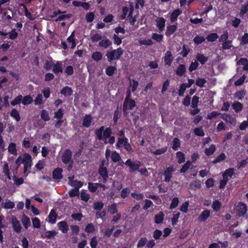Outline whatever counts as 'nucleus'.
<instances>
[{"mask_svg": "<svg viewBox=\"0 0 248 248\" xmlns=\"http://www.w3.org/2000/svg\"><path fill=\"white\" fill-rule=\"evenodd\" d=\"M112 133V129L110 127L105 129L104 126L95 129L94 132L96 139L99 141H104L105 143H107V138L111 136Z\"/></svg>", "mask_w": 248, "mask_h": 248, "instance_id": "f257e3e1", "label": "nucleus"}, {"mask_svg": "<svg viewBox=\"0 0 248 248\" xmlns=\"http://www.w3.org/2000/svg\"><path fill=\"white\" fill-rule=\"evenodd\" d=\"M124 50L122 47H119L110 51H108L106 56L108 62H110L114 60H119L123 55Z\"/></svg>", "mask_w": 248, "mask_h": 248, "instance_id": "f03ea898", "label": "nucleus"}, {"mask_svg": "<svg viewBox=\"0 0 248 248\" xmlns=\"http://www.w3.org/2000/svg\"><path fill=\"white\" fill-rule=\"evenodd\" d=\"M16 164L19 166L21 164H24V172L26 173L28 169L32 165L31 156H20L16 161Z\"/></svg>", "mask_w": 248, "mask_h": 248, "instance_id": "7ed1b4c3", "label": "nucleus"}, {"mask_svg": "<svg viewBox=\"0 0 248 248\" xmlns=\"http://www.w3.org/2000/svg\"><path fill=\"white\" fill-rule=\"evenodd\" d=\"M116 146L117 148L124 147L129 153L133 151L131 144L128 142V139L126 137L119 138Z\"/></svg>", "mask_w": 248, "mask_h": 248, "instance_id": "20e7f679", "label": "nucleus"}, {"mask_svg": "<svg viewBox=\"0 0 248 248\" xmlns=\"http://www.w3.org/2000/svg\"><path fill=\"white\" fill-rule=\"evenodd\" d=\"M234 210L238 217H243L247 213L248 207L246 203L239 202L235 205Z\"/></svg>", "mask_w": 248, "mask_h": 248, "instance_id": "39448f33", "label": "nucleus"}, {"mask_svg": "<svg viewBox=\"0 0 248 248\" xmlns=\"http://www.w3.org/2000/svg\"><path fill=\"white\" fill-rule=\"evenodd\" d=\"M136 106V102L133 99H129L125 104H123V111L124 113L127 110H133Z\"/></svg>", "mask_w": 248, "mask_h": 248, "instance_id": "423d86ee", "label": "nucleus"}, {"mask_svg": "<svg viewBox=\"0 0 248 248\" xmlns=\"http://www.w3.org/2000/svg\"><path fill=\"white\" fill-rule=\"evenodd\" d=\"M98 187H101V189L102 190H104L106 188H108L105 185H102V184H100L99 183H94V184H92L91 183H88V188H89L90 191L92 192H95Z\"/></svg>", "mask_w": 248, "mask_h": 248, "instance_id": "0eeeda50", "label": "nucleus"}, {"mask_svg": "<svg viewBox=\"0 0 248 248\" xmlns=\"http://www.w3.org/2000/svg\"><path fill=\"white\" fill-rule=\"evenodd\" d=\"M125 164L130 168V171L138 170L140 166V163L139 161H132L130 160H127L125 162Z\"/></svg>", "mask_w": 248, "mask_h": 248, "instance_id": "6e6552de", "label": "nucleus"}, {"mask_svg": "<svg viewBox=\"0 0 248 248\" xmlns=\"http://www.w3.org/2000/svg\"><path fill=\"white\" fill-rule=\"evenodd\" d=\"M112 45V42L106 36L102 37V39L99 42V46L104 48H107Z\"/></svg>", "mask_w": 248, "mask_h": 248, "instance_id": "1a4fd4ad", "label": "nucleus"}, {"mask_svg": "<svg viewBox=\"0 0 248 248\" xmlns=\"http://www.w3.org/2000/svg\"><path fill=\"white\" fill-rule=\"evenodd\" d=\"M52 71L56 75H57L60 73H62L63 69L62 62L57 61L56 63H54Z\"/></svg>", "mask_w": 248, "mask_h": 248, "instance_id": "9d476101", "label": "nucleus"}, {"mask_svg": "<svg viewBox=\"0 0 248 248\" xmlns=\"http://www.w3.org/2000/svg\"><path fill=\"white\" fill-rule=\"evenodd\" d=\"M12 224L14 231L17 233H19L21 230L20 223L16 217L13 216L12 217Z\"/></svg>", "mask_w": 248, "mask_h": 248, "instance_id": "9b49d317", "label": "nucleus"}, {"mask_svg": "<svg viewBox=\"0 0 248 248\" xmlns=\"http://www.w3.org/2000/svg\"><path fill=\"white\" fill-rule=\"evenodd\" d=\"M69 182L68 184L76 188H79L82 186V183L81 181L77 180H74V178L72 177H69Z\"/></svg>", "mask_w": 248, "mask_h": 248, "instance_id": "f8f14e48", "label": "nucleus"}, {"mask_svg": "<svg viewBox=\"0 0 248 248\" xmlns=\"http://www.w3.org/2000/svg\"><path fill=\"white\" fill-rule=\"evenodd\" d=\"M210 215V212L207 209L203 210L198 217V220L200 221L204 222L209 217Z\"/></svg>", "mask_w": 248, "mask_h": 248, "instance_id": "ddd939ff", "label": "nucleus"}, {"mask_svg": "<svg viewBox=\"0 0 248 248\" xmlns=\"http://www.w3.org/2000/svg\"><path fill=\"white\" fill-rule=\"evenodd\" d=\"M92 120V118L91 115H86L83 119L82 126L86 128L89 127L91 126Z\"/></svg>", "mask_w": 248, "mask_h": 248, "instance_id": "4468645a", "label": "nucleus"}, {"mask_svg": "<svg viewBox=\"0 0 248 248\" xmlns=\"http://www.w3.org/2000/svg\"><path fill=\"white\" fill-rule=\"evenodd\" d=\"M57 226L59 230H61L62 233H66L67 232L68 230V226L65 221H62L59 222L57 224Z\"/></svg>", "mask_w": 248, "mask_h": 248, "instance_id": "2eb2a0df", "label": "nucleus"}, {"mask_svg": "<svg viewBox=\"0 0 248 248\" xmlns=\"http://www.w3.org/2000/svg\"><path fill=\"white\" fill-rule=\"evenodd\" d=\"M15 203L9 200H5L1 203V206L4 209H13L15 207Z\"/></svg>", "mask_w": 248, "mask_h": 248, "instance_id": "dca6fc26", "label": "nucleus"}, {"mask_svg": "<svg viewBox=\"0 0 248 248\" xmlns=\"http://www.w3.org/2000/svg\"><path fill=\"white\" fill-rule=\"evenodd\" d=\"M73 92L72 88L69 86L64 87L60 91V93L65 96H70L72 95Z\"/></svg>", "mask_w": 248, "mask_h": 248, "instance_id": "f3484780", "label": "nucleus"}, {"mask_svg": "<svg viewBox=\"0 0 248 248\" xmlns=\"http://www.w3.org/2000/svg\"><path fill=\"white\" fill-rule=\"evenodd\" d=\"M196 60L199 62L202 65L204 64L208 61V58L204 56L203 54L198 53L196 55Z\"/></svg>", "mask_w": 248, "mask_h": 248, "instance_id": "a211bd4d", "label": "nucleus"}, {"mask_svg": "<svg viewBox=\"0 0 248 248\" xmlns=\"http://www.w3.org/2000/svg\"><path fill=\"white\" fill-rule=\"evenodd\" d=\"M62 159L64 164L68 165V170H70L72 169L73 163L70 156H62Z\"/></svg>", "mask_w": 248, "mask_h": 248, "instance_id": "6ab92c4d", "label": "nucleus"}, {"mask_svg": "<svg viewBox=\"0 0 248 248\" xmlns=\"http://www.w3.org/2000/svg\"><path fill=\"white\" fill-rule=\"evenodd\" d=\"M10 116L16 122L20 121L21 117L18 111L16 108H13L10 113Z\"/></svg>", "mask_w": 248, "mask_h": 248, "instance_id": "aec40b11", "label": "nucleus"}, {"mask_svg": "<svg viewBox=\"0 0 248 248\" xmlns=\"http://www.w3.org/2000/svg\"><path fill=\"white\" fill-rule=\"evenodd\" d=\"M99 173L100 175L102 176L103 178V181L105 183L107 181L108 175V171L105 167H102L99 170Z\"/></svg>", "mask_w": 248, "mask_h": 248, "instance_id": "412c9836", "label": "nucleus"}, {"mask_svg": "<svg viewBox=\"0 0 248 248\" xmlns=\"http://www.w3.org/2000/svg\"><path fill=\"white\" fill-rule=\"evenodd\" d=\"M186 71V66L184 64H179L178 68L176 70V74L177 75L182 77L185 73Z\"/></svg>", "mask_w": 248, "mask_h": 248, "instance_id": "4be33fe9", "label": "nucleus"}, {"mask_svg": "<svg viewBox=\"0 0 248 248\" xmlns=\"http://www.w3.org/2000/svg\"><path fill=\"white\" fill-rule=\"evenodd\" d=\"M238 64L243 65V70L244 71L248 70V60L247 58H241L238 62Z\"/></svg>", "mask_w": 248, "mask_h": 248, "instance_id": "5701e85b", "label": "nucleus"}, {"mask_svg": "<svg viewBox=\"0 0 248 248\" xmlns=\"http://www.w3.org/2000/svg\"><path fill=\"white\" fill-rule=\"evenodd\" d=\"M57 215L54 210L52 209L51 210L48 215L49 222L51 223H55L56 221Z\"/></svg>", "mask_w": 248, "mask_h": 248, "instance_id": "b1692460", "label": "nucleus"}, {"mask_svg": "<svg viewBox=\"0 0 248 248\" xmlns=\"http://www.w3.org/2000/svg\"><path fill=\"white\" fill-rule=\"evenodd\" d=\"M182 13V10L177 9L171 12V23L177 20L178 16Z\"/></svg>", "mask_w": 248, "mask_h": 248, "instance_id": "393cba45", "label": "nucleus"}, {"mask_svg": "<svg viewBox=\"0 0 248 248\" xmlns=\"http://www.w3.org/2000/svg\"><path fill=\"white\" fill-rule=\"evenodd\" d=\"M62 169L61 168L56 169L53 172V178L55 179H61L62 176Z\"/></svg>", "mask_w": 248, "mask_h": 248, "instance_id": "a878e982", "label": "nucleus"}, {"mask_svg": "<svg viewBox=\"0 0 248 248\" xmlns=\"http://www.w3.org/2000/svg\"><path fill=\"white\" fill-rule=\"evenodd\" d=\"M164 217L163 212H160L155 216V222L156 224H160L162 222Z\"/></svg>", "mask_w": 248, "mask_h": 248, "instance_id": "bb28decb", "label": "nucleus"}, {"mask_svg": "<svg viewBox=\"0 0 248 248\" xmlns=\"http://www.w3.org/2000/svg\"><path fill=\"white\" fill-rule=\"evenodd\" d=\"M8 152L13 155H17L16 144L15 143L11 142L8 148Z\"/></svg>", "mask_w": 248, "mask_h": 248, "instance_id": "cd10ccee", "label": "nucleus"}, {"mask_svg": "<svg viewBox=\"0 0 248 248\" xmlns=\"http://www.w3.org/2000/svg\"><path fill=\"white\" fill-rule=\"evenodd\" d=\"M102 37L103 36L101 34L96 33L91 35L90 39L93 43H94L101 40V39L102 38Z\"/></svg>", "mask_w": 248, "mask_h": 248, "instance_id": "c85d7f7f", "label": "nucleus"}, {"mask_svg": "<svg viewBox=\"0 0 248 248\" xmlns=\"http://www.w3.org/2000/svg\"><path fill=\"white\" fill-rule=\"evenodd\" d=\"M102 54L99 51H95L93 52L92 55V59L96 62H98L102 60Z\"/></svg>", "mask_w": 248, "mask_h": 248, "instance_id": "c756f323", "label": "nucleus"}, {"mask_svg": "<svg viewBox=\"0 0 248 248\" xmlns=\"http://www.w3.org/2000/svg\"><path fill=\"white\" fill-rule=\"evenodd\" d=\"M165 20L163 18H160L156 21V25L160 31L164 29Z\"/></svg>", "mask_w": 248, "mask_h": 248, "instance_id": "7c9ffc66", "label": "nucleus"}, {"mask_svg": "<svg viewBox=\"0 0 248 248\" xmlns=\"http://www.w3.org/2000/svg\"><path fill=\"white\" fill-rule=\"evenodd\" d=\"M54 63V61L51 58L50 61H46L44 67L46 70H50L53 67Z\"/></svg>", "mask_w": 248, "mask_h": 248, "instance_id": "2f4dec72", "label": "nucleus"}, {"mask_svg": "<svg viewBox=\"0 0 248 248\" xmlns=\"http://www.w3.org/2000/svg\"><path fill=\"white\" fill-rule=\"evenodd\" d=\"M232 107L234 111L238 113L242 110L243 105L239 102H236L232 105Z\"/></svg>", "mask_w": 248, "mask_h": 248, "instance_id": "473e14b6", "label": "nucleus"}, {"mask_svg": "<svg viewBox=\"0 0 248 248\" xmlns=\"http://www.w3.org/2000/svg\"><path fill=\"white\" fill-rule=\"evenodd\" d=\"M221 207V203L218 200H216L213 202L212 207L215 211H218Z\"/></svg>", "mask_w": 248, "mask_h": 248, "instance_id": "72a5a7b5", "label": "nucleus"}, {"mask_svg": "<svg viewBox=\"0 0 248 248\" xmlns=\"http://www.w3.org/2000/svg\"><path fill=\"white\" fill-rule=\"evenodd\" d=\"M116 70L117 68L115 66H109L106 69V74L108 76H112Z\"/></svg>", "mask_w": 248, "mask_h": 248, "instance_id": "f704fd0d", "label": "nucleus"}, {"mask_svg": "<svg viewBox=\"0 0 248 248\" xmlns=\"http://www.w3.org/2000/svg\"><path fill=\"white\" fill-rule=\"evenodd\" d=\"M41 118L45 122L48 121L50 120L48 112L45 109H43L41 112Z\"/></svg>", "mask_w": 248, "mask_h": 248, "instance_id": "c9c22d12", "label": "nucleus"}, {"mask_svg": "<svg viewBox=\"0 0 248 248\" xmlns=\"http://www.w3.org/2000/svg\"><path fill=\"white\" fill-rule=\"evenodd\" d=\"M190 50L189 46L187 45L184 44L183 46L181 54L183 57H186L190 52Z\"/></svg>", "mask_w": 248, "mask_h": 248, "instance_id": "e433bc0d", "label": "nucleus"}, {"mask_svg": "<svg viewBox=\"0 0 248 248\" xmlns=\"http://www.w3.org/2000/svg\"><path fill=\"white\" fill-rule=\"evenodd\" d=\"M232 41L227 40L224 42L222 44V48L223 50H227L231 49L232 46Z\"/></svg>", "mask_w": 248, "mask_h": 248, "instance_id": "4c0bfd02", "label": "nucleus"}, {"mask_svg": "<svg viewBox=\"0 0 248 248\" xmlns=\"http://www.w3.org/2000/svg\"><path fill=\"white\" fill-rule=\"evenodd\" d=\"M64 110L62 108H60L58 110L54 113V118L57 119H62L63 116Z\"/></svg>", "mask_w": 248, "mask_h": 248, "instance_id": "58836bf2", "label": "nucleus"}, {"mask_svg": "<svg viewBox=\"0 0 248 248\" xmlns=\"http://www.w3.org/2000/svg\"><path fill=\"white\" fill-rule=\"evenodd\" d=\"M33 99L32 97L30 95L25 96L24 97H22V103L24 105H28L32 103Z\"/></svg>", "mask_w": 248, "mask_h": 248, "instance_id": "ea45409f", "label": "nucleus"}, {"mask_svg": "<svg viewBox=\"0 0 248 248\" xmlns=\"http://www.w3.org/2000/svg\"><path fill=\"white\" fill-rule=\"evenodd\" d=\"M205 40V39L203 36L199 35H196L193 39L194 43L197 45L202 44L204 42Z\"/></svg>", "mask_w": 248, "mask_h": 248, "instance_id": "a19ab883", "label": "nucleus"}, {"mask_svg": "<svg viewBox=\"0 0 248 248\" xmlns=\"http://www.w3.org/2000/svg\"><path fill=\"white\" fill-rule=\"evenodd\" d=\"M207 82L206 80L204 78H198L196 80V85L201 88L204 87V85Z\"/></svg>", "mask_w": 248, "mask_h": 248, "instance_id": "79ce46f5", "label": "nucleus"}, {"mask_svg": "<svg viewBox=\"0 0 248 248\" xmlns=\"http://www.w3.org/2000/svg\"><path fill=\"white\" fill-rule=\"evenodd\" d=\"M218 38V35L217 33H211L206 37L208 41L211 42L216 41Z\"/></svg>", "mask_w": 248, "mask_h": 248, "instance_id": "37998d69", "label": "nucleus"}, {"mask_svg": "<svg viewBox=\"0 0 248 248\" xmlns=\"http://www.w3.org/2000/svg\"><path fill=\"white\" fill-rule=\"evenodd\" d=\"M190 186L191 189L195 190L200 188L201 186V184L200 181L195 180L191 183Z\"/></svg>", "mask_w": 248, "mask_h": 248, "instance_id": "c03bdc74", "label": "nucleus"}, {"mask_svg": "<svg viewBox=\"0 0 248 248\" xmlns=\"http://www.w3.org/2000/svg\"><path fill=\"white\" fill-rule=\"evenodd\" d=\"M180 146V140L179 139L175 138L172 141V146L171 148L176 151Z\"/></svg>", "mask_w": 248, "mask_h": 248, "instance_id": "a18cd8bd", "label": "nucleus"}, {"mask_svg": "<svg viewBox=\"0 0 248 248\" xmlns=\"http://www.w3.org/2000/svg\"><path fill=\"white\" fill-rule=\"evenodd\" d=\"M194 134L199 137L204 136V132L202 127H196L194 129Z\"/></svg>", "mask_w": 248, "mask_h": 248, "instance_id": "49530a36", "label": "nucleus"}, {"mask_svg": "<svg viewBox=\"0 0 248 248\" xmlns=\"http://www.w3.org/2000/svg\"><path fill=\"white\" fill-rule=\"evenodd\" d=\"M191 165V162L189 161H187L182 167L180 170V173L186 172L189 168Z\"/></svg>", "mask_w": 248, "mask_h": 248, "instance_id": "de8ad7c7", "label": "nucleus"}, {"mask_svg": "<svg viewBox=\"0 0 248 248\" xmlns=\"http://www.w3.org/2000/svg\"><path fill=\"white\" fill-rule=\"evenodd\" d=\"M94 14L93 12H89L85 16V19L87 22L90 23L93 21L94 19Z\"/></svg>", "mask_w": 248, "mask_h": 248, "instance_id": "09e8293b", "label": "nucleus"}, {"mask_svg": "<svg viewBox=\"0 0 248 248\" xmlns=\"http://www.w3.org/2000/svg\"><path fill=\"white\" fill-rule=\"evenodd\" d=\"M216 150V146L214 144H212L208 148H206L205 150V154L206 155H211Z\"/></svg>", "mask_w": 248, "mask_h": 248, "instance_id": "8fccbe9b", "label": "nucleus"}, {"mask_svg": "<svg viewBox=\"0 0 248 248\" xmlns=\"http://www.w3.org/2000/svg\"><path fill=\"white\" fill-rule=\"evenodd\" d=\"M22 96L20 94L16 96L12 101L11 102V104L12 106H16L20 104L22 102Z\"/></svg>", "mask_w": 248, "mask_h": 248, "instance_id": "3c124183", "label": "nucleus"}, {"mask_svg": "<svg viewBox=\"0 0 248 248\" xmlns=\"http://www.w3.org/2000/svg\"><path fill=\"white\" fill-rule=\"evenodd\" d=\"M121 115V113L119 111L118 107H117V109L115 110L113 116V121L114 122V124H117L119 119L120 118Z\"/></svg>", "mask_w": 248, "mask_h": 248, "instance_id": "603ef678", "label": "nucleus"}, {"mask_svg": "<svg viewBox=\"0 0 248 248\" xmlns=\"http://www.w3.org/2000/svg\"><path fill=\"white\" fill-rule=\"evenodd\" d=\"M199 100V97L198 96L196 95L193 96L191 102V107L193 108H196L198 107Z\"/></svg>", "mask_w": 248, "mask_h": 248, "instance_id": "864d4df0", "label": "nucleus"}, {"mask_svg": "<svg viewBox=\"0 0 248 248\" xmlns=\"http://www.w3.org/2000/svg\"><path fill=\"white\" fill-rule=\"evenodd\" d=\"M32 226L35 228H39L41 226L40 219L36 217L32 218Z\"/></svg>", "mask_w": 248, "mask_h": 248, "instance_id": "5fc2aeb1", "label": "nucleus"}, {"mask_svg": "<svg viewBox=\"0 0 248 248\" xmlns=\"http://www.w3.org/2000/svg\"><path fill=\"white\" fill-rule=\"evenodd\" d=\"M34 104L40 105L43 103V95L42 94L38 93L34 99Z\"/></svg>", "mask_w": 248, "mask_h": 248, "instance_id": "6e6d98bb", "label": "nucleus"}, {"mask_svg": "<svg viewBox=\"0 0 248 248\" xmlns=\"http://www.w3.org/2000/svg\"><path fill=\"white\" fill-rule=\"evenodd\" d=\"M124 37L121 38L117 34H114L113 35V39L114 41V44L117 46L120 45L122 43V39Z\"/></svg>", "mask_w": 248, "mask_h": 248, "instance_id": "4d7b16f0", "label": "nucleus"}, {"mask_svg": "<svg viewBox=\"0 0 248 248\" xmlns=\"http://www.w3.org/2000/svg\"><path fill=\"white\" fill-rule=\"evenodd\" d=\"M240 44L242 46L248 44V33H245L242 36Z\"/></svg>", "mask_w": 248, "mask_h": 248, "instance_id": "13d9d810", "label": "nucleus"}, {"mask_svg": "<svg viewBox=\"0 0 248 248\" xmlns=\"http://www.w3.org/2000/svg\"><path fill=\"white\" fill-rule=\"evenodd\" d=\"M245 95V92L243 90L236 92L234 93V96L235 98L239 100H242Z\"/></svg>", "mask_w": 248, "mask_h": 248, "instance_id": "bf43d9fd", "label": "nucleus"}, {"mask_svg": "<svg viewBox=\"0 0 248 248\" xmlns=\"http://www.w3.org/2000/svg\"><path fill=\"white\" fill-rule=\"evenodd\" d=\"M9 38L11 40H15L18 36V33L15 29L12 30L11 31L8 32Z\"/></svg>", "mask_w": 248, "mask_h": 248, "instance_id": "052dcab7", "label": "nucleus"}, {"mask_svg": "<svg viewBox=\"0 0 248 248\" xmlns=\"http://www.w3.org/2000/svg\"><path fill=\"white\" fill-rule=\"evenodd\" d=\"M189 203L188 202H184L180 207V210L183 213H187Z\"/></svg>", "mask_w": 248, "mask_h": 248, "instance_id": "680f3d73", "label": "nucleus"}, {"mask_svg": "<svg viewBox=\"0 0 248 248\" xmlns=\"http://www.w3.org/2000/svg\"><path fill=\"white\" fill-rule=\"evenodd\" d=\"M147 242V240L145 237L141 238L137 244V248H140L144 247Z\"/></svg>", "mask_w": 248, "mask_h": 248, "instance_id": "e2e57ef3", "label": "nucleus"}, {"mask_svg": "<svg viewBox=\"0 0 248 248\" xmlns=\"http://www.w3.org/2000/svg\"><path fill=\"white\" fill-rule=\"evenodd\" d=\"M3 171L5 175L7 176L8 179H11V177L10 176V171L9 170V167L7 163H5L3 168Z\"/></svg>", "mask_w": 248, "mask_h": 248, "instance_id": "0e129e2a", "label": "nucleus"}, {"mask_svg": "<svg viewBox=\"0 0 248 248\" xmlns=\"http://www.w3.org/2000/svg\"><path fill=\"white\" fill-rule=\"evenodd\" d=\"M152 37L154 40L158 42H160L163 39V36L162 34L154 33L152 34Z\"/></svg>", "mask_w": 248, "mask_h": 248, "instance_id": "69168bd1", "label": "nucleus"}, {"mask_svg": "<svg viewBox=\"0 0 248 248\" xmlns=\"http://www.w3.org/2000/svg\"><path fill=\"white\" fill-rule=\"evenodd\" d=\"M108 211L110 212V213L111 214H113L117 213L118 211L117 204L113 203V204H111L108 207Z\"/></svg>", "mask_w": 248, "mask_h": 248, "instance_id": "338daca9", "label": "nucleus"}, {"mask_svg": "<svg viewBox=\"0 0 248 248\" xmlns=\"http://www.w3.org/2000/svg\"><path fill=\"white\" fill-rule=\"evenodd\" d=\"M22 221L24 226L25 227V228L26 229H28V227L30 226L31 222H30V220L29 218H28L26 217H23V218L22 219Z\"/></svg>", "mask_w": 248, "mask_h": 248, "instance_id": "774afa93", "label": "nucleus"}]
</instances>
